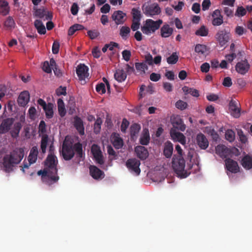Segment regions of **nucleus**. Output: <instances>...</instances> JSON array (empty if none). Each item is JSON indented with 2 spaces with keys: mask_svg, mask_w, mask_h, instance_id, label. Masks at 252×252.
<instances>
[{
  "mask_svg": "<svg viewBox=\"0 0 252 252\" xmlns=\"http://www.w3.org/2000/svg\"><path fill=\"white\" fill-rule=\"evenodd\" d=\"M57 157L51 153L45 161V164L48 168L43 170H40L37 172L38 175H41L43 182L48 185L50 186L59 180V177L57 175Z\"/></svg>",
  "mask_w": 252,
  "mask_h": 252,
  "instance_id": "f257e3e1",
  "label": "nucleus"
},
{
  "mask_svg": "<svg viewBox=\"0 0 252 252\" xmlns=\"http://www.w3.org/2000/svg\"><path fill=\"white\" fill-rule=\"evenodd\" d=\"M76 152L77 157L82 158L85 154L83 151L82 144L80 142L75 143L72 145V143H69L64 141L63 143L62 150L60 151L61 154L65 160H69L74 156Z\"/></svg>",
  "mask_w": 252,
  "mask_h": 252,
  "instance_id": "f03ea898",
  "label": "nucleus"
},
{
  "mask_svg": "<svg viewBox=\"0 0 252 252\" xmlns=\"http://www.w3.org/2000/svg\"><path fill=\"white\" fill-rule=\"evenodd\" d=\"M24 155V150L22 148L14 150L9 155H6L3 159V164L5 171L10 172L12 171L13 167L20 162Z\"/></svg>",
  "mask_w": 252,
  "mask_h": 252,
  "instance_id": "7ed1b4c3",
  "label": "nucleus"
},
{
  "mask_svg": "<svg viewBox=\"0 0 252 252\" xmlns=\"http://www.w3.org/2000/svg\"><path fill=\"white\" fill-rule=\"evenodd\" d=\"M162 23V20L161 19L156 21L152 19H147L144 26L141 27V29L143 33L149 35L158 30Z\"/></svg>",
  "mask_w": 252,
  "mask_h": 252,
  "instance_id": "20e7f679",
  "label": "nucleus"
},
{
  "mask_svg": "<svg viewBox=\"0 0 252 252\" xmlns=\"http://www.w3.org/2000/svg\"><path fill=\"white\" fill-rule=\"evenodd\" d=\"M172 166L175 172L179 176L183 178H186L187 176L184 175L185 160L183 157H177V155H174L172 158Z\"/></svg>",
  "mask_w": 252,
  "mask_h": 252,
  "instance_id": "39448f33",
  "label": "nucleus"
},
{
  "mask_svg": "<svg viewBox=\"0 0 252 252\" xmlns=\"http://www.w3.org/2000/svg\"><path fill=\"white\" fill-rule=\"evenodd\" d=\"M142 10L145 15L148 16H154L160 13V8L157 3L150 4H144L142 7Z\"/></svg>",
  "mask_w": 252,
  "mask_h": 252,
  "instance_id": "423d86ee",
  "label": "nucleus"
},
{
  "mask_svg": "<svg viewBox=\"0 0 252 252\" xmlns=\"http://www.w3.org/2000/svg\"><path fill=\"white\" fill-rule=\"evenodd\" d=\"M140 164V161L138 159L136 158H132L127 160L126 166L130 172H133L135 175L138 176L141 172L139 168Z\"/></svg>",
  "mask_w": 252,
  "mask_h": 252,
  "instance_id": "0eeeda50",
  "label": "nucleus"
},
{
  "mask_svg": "<svg viewBox=\"0 0 252 252\" xmlns=\"http://www.w3.org/2000/svg\"><path fill=\"white\" fill-rule=\"evenodd\" d=\"M171 123L173 126V129L184 131L186 128V126L184 123L183 119L179 115H173L171 117Z\"/></svg>",
  "mask_w": 252,
  "mask_h": 252,
  "instance_id": "6e6552de",
  "label": "nucleus"
},
{
  "mask_svg": "<svg viewBox=\"0 0 252 252\" xmlns=\"http://www.w3.org/2000/svg\"><path fill=\"white\" fill-rule=\"evenodd\" d=\"M34 13L33 16L43 19V20H51L53 18L52 13L49 11H46L44 8H37L36 7L33 8Z\"/></svg>",
  "mask_w": 252,
  "mask_h": 252,
  "instance_id": "1a4fd4ad",
  "label": "nucleus"
},
{
  "mask_svg": "<svg viewBox=\"0 0 252 252\" xmlns=\"http://www.w3.org/2000/svg\"><path fill=\"white\" fill-rule=\"evenodd\" d=\"M91 152L96 162L99 164H104V160L102 152L100 147L96 144H94L91 148Z\"/></svg>",
  "mask_w": 252,
  "mask_h": 252,
  "instance_id": "9d476101",
  "label": "nucleus"
},
{
  "mask_svg": "<svg viewBox=\"0 0 252 252\" xmlns=\"http://www.w3.org/2000/svg\"><path fill=\"white\" fill-rule=\"evenodd\" d=\"M250 67V65L247 60L241 61L237 63L235 66L236 71L242 75L246 74Z\"/></svg>",
  "mask_w": 252,
  "mask_h": 252,
  "instance_id": "9b49d317",
  "label": "nucleus"
},
{
  "mask_svg": "<svg viewBox=\"0 0 252 252\" xmlns=\"http://www.w3.org/2000/svg\"><path fill=\"white\" fill-rule=\"evenodd\" d=\"M14 121V119L12 118L3 119L0 125V134L7 132L10 129Z\"/></svg>",
  "mask_w": 252,
  "mask_h": 252,
  "instance_id": "f8f14e48",
  "label": "nucleus"
},
{
  "mask_svg": "<svg viewBox=\"0 0 252 252\" xmlns=\"http://www.w3.org/2000/svg\"><path fill=\"white\" fill-rule=\"evenodd\" d=\"M170 134L173 141H178L182 145L186 144V137L182 133L177 131L175 129L171 128L170 131Z\"/></svg>",
  "mask_w": 252,
  "mask_h": 252,
  "instance_id": "ddd939ff",
  "label": "nucleus"
},
{
  "mask_svg": "<svg viewBox=\"0 0 252 252\" xmlns=\"http://www.w3.org/2000/svg\"><path fill=\"white\" fill-rule=\"evenodd\" d=\"M216 153L222 159H226L231 154V151L225 145H219L216 147Z\"/></svg>",
  "mask_w": 252,
  "mask_h": 252,
  "instance_id": "4468645a",
  "label": "nucleus"
},
{
  "mask_svg": "<svg viewBox=\"0 0 252 252\" xmlns=\"http://www.w3.org/2000/svg\"><path fill=\"white\" fill-rule=\"evenodd\" d=\"M216 38L220 46H224L229 40L228 33L224 30L219 31L216 35Z\"/></svg>",
  "mask_w": 252,
  "mask_h": 252,
  "instance_id": "2eb2a0df",
  "label": "nucleus"
},
{
  "mask_svg": "<svg viewBox=\"0 0 252 252\" xmlns=\"http://www.w3.org/2000/svg\"><path fill=\"white\" fill-rule=\"evenodd\" d=\"M225 167L231 173H236L239 171V167L237 161L228 158L225 159Z\"/></svg>",
  "mask_w": 252,
  "mask_h": 252,
  "instance_id": "dca6fc26",
  "label": "nucleus"
},
{
  "mask_svg": "<svg viewBox=\"0 0 252 252\" xmlns=\"http://www.w3.org/2000/svg\"><path fill=\"white\" fill-rule=\"evenodd\" d=\"M196 142L197 145L201 149L205 150L208 147L209 141L205 135L201 132L197 134Z\"/></svg>",
  "mask_w": 252,
  "mask_h": 252,
  "instance_id": "f3484780",
  "label": "nucleus"
},
{
  "mask_svg": "<svg viewBox=\"0 0 252 252\" xmlns=\"http://www.w3.org/2000/svg\"><path fill=\"white\" fill-rule=\"evenodd\" d=\"M88 67L84 64H80L76 68V73L80 80H84L89 76Z\"/></svg>",
  "mask_w": 252,
  "mask_h": 252,
  "instance_id": "a211bd4d",
  "label": "nucleus"
},
{
  "mask_svg": "<svg viewBox=\"0 0 252 252\" xmlns=\"http://www.w3.org/2000/svg\"><path fill=\"white\" fill-rule=\"evenodd\" d=\"M229 109L231 115L235 118L240 116V109L238 107V102L234 100H231L229 104Z\"/></svg>",
  "mask_w": 252,
  "mask_h": 252,
  "instance_id": "6ab92c4d",
  "label": "nucleus"
},
{
  "mask_svg": "<svg viewBox=\"0 0 252 252\" xmlns=\"http://www.w3.org/2000/svg\"><path fill=\"white\" fill-rule=\"evenodd\" d=\"M135 152L137 157L141 160H145L149 156L148 150L142 146H136L135 148Z\"/></svg>",
  "mask_w": 252,
  "mask_h": 252,
  "instance_id": "aec40b11",
  "label": "nucleus"
},
{
  "mask_svg": "<svg viewBox=\"0 0 252 252\" xmlns=\"http://www.w3.org/2000/svg\"><path fill=\"white\" fill-rule=\"evenodd\" d=\"M126 13L121 10L115 11L112 15V18L117 25L123 24L126 19Z\"/></svg>",
  "mask_w": 252,
  "mask_h": 252,
  "instance_id": "412c9836",
  "label": "nucleus"
},
{
  "mask_svg": "<svg viewBox=\"0 0 252 252\" xmlns=\"http://www.w3.org/2000/svg\"><path fill=\"white\" fill-rule=\"evenodd\" d=\"M90 173L92 177L96 180L102 179L104 177V172L95 166H91Z\"/></svg>",
  "mask_w": 252,
  "mask_h": 252,
  "instance_id": "4be33fe9",
  "label": "nucleus"
},
{
  "mask_svg": "<svg viewBox=\"0 0 252 252\" xmlns=\"http://www.w3.org/2000/svg\"><path fill=\"white\" fill-rule=\"evenodd\" d=\"M30 99V94L28 91H24L20 93L17 102L21 106H25Z\"/></svg>",
  "mask_w": 252,
  "mask_h": 252,
  "instance_id": "5701e85b",
  "label": "nucleus"
},
{
  "mask_svg": "<svg viewBox=\"0 0 252 252\" xmlns=\"http://www.w3.org/2000/svg\"><path fill=\"white\" fill-rule=\"evenodd\" d=\"M112 141L114 147L117 149L122 148L124 145L123 140L118 133H113L112 134Z\"/></svg>",
  "mask_w": 252,
  "mask_h": 252,
  "instance_id": "b1692460",
  "label": "nucleus"
},
{
  "mask_svg": "<svg viewBox=\"0 0 252 252\" xmlns=\"http://www.w3.org/2000/svg\"><path fill=\"white\" fill-rule=\"evenodd\" d=\"M173 145L170 141H167L164 143L163 149V155L167 158H170L173 154Z\"/></svg>",
  "mask_w": 252,
  "mask_h": 252,
  "instance_id": "393cba45",
  "label": "nucleus"
},
{
  "mask_svg": "<svg viewBox=\"0 0 252 252\" xmlns=\"http://www.w3.org/2000/svg\"><path fill=\"white\" fill-rule=\"evenodd\" d=\"M74 126L80 135L84 134L83 122L80 118L77 116L74 118Z\"/></svg>",
  "mask_w": 252,
  "mask_h": 252,
  "instance_id": "a878e982",
  "label": "nucleus"
},
{
  "mask_svg": "<svg viewBox=\"0 0 252 252\" xmlns=\"http://www.w3.org/2000/svg\"><path fill=\"white\" fill-rule=\"evenodd\" d=\"M38 154V150L37 146H33L31 150L28 157V160L30 164L34 163L36 162L37 156Z\"/></svg>",
  "mask_w": 252,
  "mask_h": 252,
  "instance_id": "bb28decb",
  "label": "nucleus"
},
{
  "mask_svg": "<svg viewBox=\"0 0 252 252\" xmlns=\"http://www.w3.org/2000/svg\"><path fill=\"white\" fill-rule=\"evenodd\" d=\"M173 32V29L168 24H164L160 29V35L162 37H168L172 34Z\"/></svg>",
  "mask_w": 252,
  "mask_h": 252,
  "instance_id": "cd10ccee",
  "label": "nucleus"
},
{
  "mask_svg": "<svg viewBox=\"0 0 252 252\" xmlns=\"http://www.w3.org/2000/svg\"><path fill=\"white\" fill-rule=\"evenodd\" d=\"M10 11L8 2L5 0H0V14L2 16L8 15Z\"/></svg>",
  "mask_w": 252,
  "mask_h": 252,
  "instance_id": "c85d7f7f",
  "label": "nucleus"
},
{
  "mask_svg": "<svg viewBox=\"0 0 252 252\" xmlns=\"http://www.w3.org/2000/svg\"><path fill=\"white\" fill-rule=\"evenodd\" d=\"M242 165L246 169H252V156L246 155L242 159Z\"/></svg>",
  "mask_w": 252,
  "mask_h": 252,
  "instance_id": "c756f323",
  "label": "nucleus"
},
{
  "mask_svg": "<svg viewBox=\"0 0 252 252\" xmlns=\"http://www.w3.org/2000/svg\"><path fill=\"white\" fill-rule=\"evenodd\" d=\"M115 79L119 82L124 81L126 78V74L123 69H117L114 74Z\"/></svg>",
  "mask_w": 252,
  "mask_h": 252,
  "instance_id": "7c9ffc66",
  "label": "nucleus"
},
{
  "mask_svg": "<svg viewBox=\"0 0 252 252\" xmlns=\"http://www.w3.org/2000/svg\"><path fill=\"white\" fill-rule=\"evenodd\" d=\"M34 25L38 33L40 34H44L46 32L45 26L40 20H36L34 22Z\"/></svg>",
  "mask_w": 252,
  "mask_h": 252,
  "instance_id": "2f4dec72",
  "label": "nucleus"
},
{
  "mask_svg": "<svg viewBox=\"0 0 252 252\" xmlns=\"http://www.w3.org/2000/svg\"><path fill=\"white\" fill-rule=\"evenodd\" d=\"M194 50L198 55L203 56H206L208 51L207 47L206 45L200 44H198L195 46Z\"/></svg>",
  "mask_w": 252,
  "mask_h": 252,
  "instance_id": "473e14b6",
  "label": "nucleus"
},
{
  "mask_svg": "<svg viewBox=\"0 0 252 252\" xmlns=\"http://www.w3.org/2000/svg\"><path fill=\"white\" fill-rule=\"evenodd\" d=\"M150 137L148 130H144L140 139V143L142 145H147L149 143Z\"/></svg>",
  "mask_w": 252,
  "mask_h": 252,
  "instance_id": "72a5a7b5",
  "label": "nucleus"
},
{
  "mask_svg": "<svg viewBox=\"0 0 252 252\" xmlns=\"http://www.w3.org/2000/svg\"><path fill=\"white\" fill-rule=\"evenodd\" d=\"M22 127L20 122L14 124L13 129L10 131L11 135L13 138H16L19 136V132Z\"/></svg>",
  "mask_w": 252,
  "mask_h": 252,
  "instance_id": "f704fd0d",
  "label": "nucleus"
},
{
  "mask_svg": "<svg viewBox=\"0 0 252 252\" xmlns=\"http://www.w3.org/2000/svg\"><path fill=\"white\" fill-rule=\"evenodd\" d=\"M48 139V136L47 134L42 135L41 140L40 148L41 153L43 154H44L46 153Z\"/></svg>",
  "mask_w": 252,
  "mask_h": 252,
  "instance_id": "c9c22d12",
  "label": "nucleus"
},
{
  "mask_svg": "<svg viewBox=\"0 0 252 252\" xmlns=\"http://www.w3.org/2000/svg\"><path fill=\"white\" fill-rule=\"evenodd\" d=\"M182 90L186 94H190L191 95L195 97H198L199 95V92L196 89L189 88L187 86H184Z\"/></svg>",
  "mask_w": 252,
  "mask_h": 252,
  "instance_id": "e433bc0d",
  "label": "nucleus"
},
{
  "mask_svg": "<svg viewBox=\"0 0 252 252\" xmlns=\"http://www.w3.org/2000/svg\"><path fill=\"white\" fill-rule=\"evenodd\" d=\"M47 118L51 119L53 116V105L51 103H48L47 106L44 109Z\"/></svg>",
  "mask_w": 252,
  "mask_h": 252,
  "instance_id": "4c0bfd02",
  "label": "nucleus"
},
{
  "mask_svg": "<svg viewBox=\"0 0 252 252\" xmlns=\"http://www.w3.org/2000/svg\"><path fill=\"white\" fill-rule=\"evenodd\" d=\"M15 23L13 18L11 16H9L7 18L4 23V26L8 29H11L14 28Z\"/></svg>",
  "mask_w": 252,
  "mask_h": 252,
  "instance_id": "58836bf2",
  "label": "nucleus"
},
{
  "mask_svg": "<svg viewBox=\"0 0 252 252\" xmlns=\"http://www.w3.org/2000/svg\"><path fill=\"white\" fill-rule=\"evenodd\" d=\"M179 56L176 52L173 53L167 58V62L168 64H174L178 61Z\"/></svg>",
  "mask_w": 252,
  "mask_h": 252,
  "instance_id": "ea45409f",
  "label": "nucleus"
},
{
  "mask_svg": "<svg viewBox=\"0 0 252 252\" xmlns=\"http://www.w3.org/2000/svg\"><path fill=\"white\" fill-rule=\"evenodd\" d=\"M208 34V29L204 25L196 31L195 34L201 36H206Z\"/></svg>",
  "mask_w": 252,
  "mask_h": 252,
  "instance_id": "a19ab883",
  "label": "nucleus"
},
{
  "mask_svg": "<svg viewBox=\"0 0 252 252\" xmlns=\"http://www.w3.org/2000/svg\"><path fill=\"white\" fill-rule=\"evenodd\" d=\"M225 139L232 142L235 140V134L232 129H227L225 133Z\"/></svg>",
  "mask_w": 252,
  "mask_h": 252,
  "instance_id": "79ce46f5",
  "label": "nucleus"
},
{
  "mask_svg": "<svg viewBox=\"0 0 252 252\" xmlns=\"http://www.w3.org/2000/svg\"><path fill=\"white\" fill-rule=\"evenodd\" d=\"M246 9L242 6H239L236 10L235 16L238 17H242L246 15Z\"/></svg>",
  "mask_w": 252,
  "mask_h": 252,
  "instance_id": "37998d69",
  "label": "nucleus"
},
{
  "mask_svg": "<svg viewBox=\"0 0 252 252\" xmlns=\"http://www.w3.org/2000/svg\"><path fill=\"white\" fill-rule=\"evenodd\" d=\"M131 14L133 17V20L140 21L141 18V14L140 11L138 9L133 8L131 10Z\"/></svg>",
  "mask_w": 252,
  "mask_h": 252,
  "instance_id": "c03bdc74",
  "label": "nucleus"
},
{
  "mask_svg": "<svg viewBox=\"0 0 252 252\" xmlns=\"http://www.w3.org/2000/svg\"><path fill=\"white\" fill-rule=\"evenodd\" d=\"M130 32V28L128 27L123 26L120 29V35L123 38H126Z\"/></svg>",
  "mask_w": 252,
  "mask_h": 252,
  "instance_id": "a18cd8bd",
  "label": "nucleus"
},
{
  "mask_svg": "<svg viewBox=\"0 0 252 252\" xmlns=\"http://www.w3.org/2000/svg\"><path fill=\"white\" fill-rule=\"evenodd\" d=\"M135 68L137 70L145 73V70H147L148 67L145 63H135Z\"/></svg>",
  "mask_w": 252,
  "mask_h": 252,
  "instance_id": "49530a36",
  "label": "nucleus"
},
{
  "mask_svg": "<svg viewBox=\"0 0 252 252\" xmlns=\"http://www.w3.org/2000/svg\"><path fill=\"white\" fill-rule=\"evenodd\" d=\"M140 129V126L137 124H133L130 127V134L131 136H135L137 134Z\"/></svg>",
  "mask_w": 252,
  "mask_h": 252,
  "instance_id": "de8ad7c7",
  "label": "nucleus"
},
{
  "mask_svg": "<svg viewBox=\"0 0 252 252\" xmlns=\"http://www.w3.org/2000/svg\"><path fill=\"white\" fill-rule=\"evenodd\" d=\"M102 124L101 119L99 118L96 119L94 125V132L95 133L99 132L101 128V125Z\"/></svg>",
  "mask_w": 252,
  "mask_h": 252,
  "instance_id": "09e8293b",
  "label": "nucleus"
},
{
  "mask_svg": "<svg viewBox=\"0 0 252 252\" xmlns=\"http://www.w3.org/2000/svg\"><path fill=\"white\" fill-rule=\"evenodd\" d=\"M38 131L39 132L43 134H46V125L45 122L43 120L40 122L39 126H38Z\"/></svg>",
  "mask_w": 252,
  "mask_h": 252,
  "instance_id": "8fccbe9b",
  "label": "nucleus"
},
{
  "mask_svg": "<svg viewBox=\"0 0 252 252\" xmlns=\"http://www.w3.org/2000/svg\"><path fill=\"white\" fill-rule=\"evenodd\" d=\"M208 133L211 136L213 140L214 141H217L219 138V134L214 129L210 128Z\"/></svg>",
  "mask_w": 252,
  "mask_h": 252,
  "instance_id": "3c124183",
  "label": "nucleus"
},
{
  "mask_svg": "<svg viewBox=\"0 0 252 252\" xmlns=\"http://www.w3.org/2000/svg\"><path fill=\"white\" fill-rule=\"evenodd\" d=\"M96 91L97 93L101 94H104L106 92L105 86L104 84L100 83L96 85Z\"/></svg>",
  "mask_w": 252,
  "mask_h": 252,
  "instance_id": "603ef678",
  "label": "nucleus"
},
{
  "mask_svg": "<svg viewBox=\"0 0 252 252\" xmlns=\"http://www.w3.org/2000/svg\"><path fill=\"white\" fill-rule=\"evenodd\" d=\"M187 105L188 104L186 102L181 100L177 101L175 104L176 107L177 108L180 109L181 110H184L185 109H186L187 108Z\"/></svg>",
  "mask_w": 252,
  "mask_h": 252,
  "instance_id": "864d4df0",
  "label": "nucleus"
},
{
  "mask_svg": "<svg viewBox=\"0 0 252 252\" xmlns=\"http://www.w3.org/2000/svg\"><path fill=\"white\" fill-rule=\"evenodd\" d=\"M122 54L123 59L126 61L128 62L130 60L131 54L129 50H125L122 52Z\"/></svg>",
  "mask_w": 252,
  "mask_h": 252,
  "instance_id": "5fc2aeb1",
  "label": "nucleus"
},
{
  "mask_svg": "<svg viewBox=\"0 0 252 252\" xmlns=\"http://www.w3.org/2000/svg\"><path fill=\"white\" fill-rule=\"evenodd\" d=\"M88 35L91 39H94L99 35V32L97 30H90L88 32Z\"/></svg>",
  "mask_w": 252,
  "mask_h": 252,
  "instance_id": "6e6d98bb",
  "label": "nucleus"
},
{
  "mask_svg": "<svg viewBox=\"0 0 252 252\" xmlns=\"http://www.w3.org/2000/svg\"><path fill=\"white\" fill-rule=\"evenodd\" d=\"M238 135L239 137L240 141L242 143L245 144L248 141L247 136L244 134L242 130H239L238 131Z\"/></svg>",
  "mask_w": 252,
  "mask_h": 252,
  "instance_id": "4d7b16f0",
  "label": "nucleus"
},
{
  "mask_svg": "<svg viewBox=\"0 0 252 252\" xmlns=\"http://www.w3.org/2000/svg\"><path fill=\"white\" fill-rule=\"evenodd\" d=\"M223 23V17H216L212 20V24L215 26H220Z\"/></svg>",
  "mask_w": 252,
  "mask_h": 252,
  "instance_id": "13d9d810",
  "label": "nucleus"
},
{
  "mask_svg": "<svg viewBox=\"0 0 252 252\" xmlns=\"http://www.w3.org/2000/svg\"><path fill=\"white\" fill-rule=\"evenodd\" d=\"M129 125V122L126 119H124L123 120L121 126V130L122 132L125 133L127 128L128 127Z\"/></svg>",
  "mask_w": 252,
  "mask_h": 252,
  "instance_id": "bf43d9fd",
  "label": "nucleus"
},
{
  "mask_svg": "<svg viewBox=\"0 0 252 252\" xmlns=\"http://www.w3.org/2000/svg\"><path fill=\"white\" fill-rule=\"evenodd\" d=\"M211 5L210 0H203L202 3V10L206 11L209 9Z\"/></svg>",
  "mask_w": 252,
  "mask_h": 252,
  "instance_id": "052dcab7",
  "label": "nucleus"
},
{
  "mask_svg": "<svg viewBox=\"0 0 252 252\" xmlns=\"http://www.w3.org/2000/svg\"><path fill=\"white\" fill-rule=\"evenodd\" d=\"M60 43L57 41H55L52 45V52L54 54H57L59 52Z\"/></svg>",
  "mask_w": 252,
  "mask_h": 252,
  "instance_id": "680f3d73",
  "label": "nucleus"
},
{
  "mask_svg": "<svg viewBox=\"0 0 252 252\" xmlns=\"http://www.w3.org/2000/svg\"><path fill=\"white\" fill-rule=\"evenodd\" d=\"M42 69L44 71L47 73H50L52 72V68L49 65V63L47 61L45 62L43 64Z\"/></svg>",
  "mask_w": 252,
  "mask_h": 252,
  "instance_id": "e2e57ef3",
  "label": "nucleus"
},
{
  "mask_svg": "<svg viewBox=\"0 0 252 252\" xmlns=\"http://www.w3.org/2000/svg\"><path fill=\"white\" fill-rule=\"evenodd\" d=\"M247 32L243 27L238 26L235 28V32L239 35H242Z\"/></svg>",
  "mask_w": 252,
  "mask_h": 252,
  "instance_id": "0e129e2a",
  "label": "nucleus"
},
{
  "mask_svg": "<svg viewBox=\"0 0 252 252\" xmlns=\"http://www.w3.org/2000/svg\"><path fill=\"white\" fill-rule=\"evenodd\" d=\"M210 66L209 63H203L200 66V70L202 72L207 73L209 71Z\"/></svg>",
  "mask_w": 252,
  "mask_h": 252,
  "instance_id": "69168bd1",
  "label": "nucleus"
},
{
  "mask_svg": "<svg viewBox=\"0 0 252 252\" xmlns=\"http://www.w3.org/2000/svg\"><path fill=\"white\" fill-rule=\"evenodd\" d=\"M66 87H62V86H60L57 89L56 94L58 96L61 95H65L66 94Z\"/></svg>",
  "mask_w": 252,
  "mask_h": 252,
  "instance_id": "338daca9",
  "label": "nucleus"
},
{
  "mask_svg": "<svg viewBox=\"0 0 252 252\" xmlns=\"http://www.w3.org/2000/svg\"><path fill=\"white\" fill-rule=\"evenodd\" d=\"M163 87L168 92H172L173 90V85L169 82H164L163 83Z\"/></svg>",
  "mask_w": 252,
  "mask_h": 252,
  "instance_id": "774afa93",
  "label": "nucleus"
}]
</instances>
